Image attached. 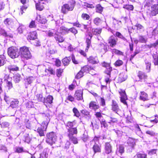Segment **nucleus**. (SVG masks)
I'll use <instances>...</instances> for the list:
<instances>
[{
  "label": "nucleus",
  "mask_w": 158,
  "mask_h": 158,
  "mask_svg": "<svg viewBox=\"0 0 158 158\" xmlns=\"http://www.w3.org/2000/svg\"><path fill=\"white\" fill-rule=\"evenodd\" d=\"M58 31L54 29H52L49 30L47 32V34L49 36H54L56 35V33Z\"/></svg>",
  "instance_id": "nucleus-29"
},
{
  "label": "nucleus",
  "mask_w": 158,
  "mask_h": 158,
  "mask_svg": "<svg viewBox=\"0 0 158 158\" xmlns=\"http://www.w3.org/2000/svg\"><path fill=\"white\" fill-rule=\"evenodd\" d=\"M118 37L123 40L124 41H126L127 39L118 32H116L115 34Z\"/></svg>",
  "instance_id": "nucleus-48"
},
{
  "label": "nucleus",
  "mask_w": 158,
  "mask_h": 158,
  "mask_svg": "<svg viewBox=\"0 0 158 158\" xmlns=\"http://www.w3.org/2000/svg\"><path fill=\"white\" fill-rule=\"evenodd\" d=\"M88 62L92 64H95L98 63V61L97 57L90 56L87 59Z\"/></svg>",
  "instance_id": "nucleus-14"
},
{
  "label": "nucleus",
  "mask_w": 158,
  "mask_h": 158,
  "mask_svg": "<svg viewBox=\"0 0 158 158\" xmlns=\"http://www.w3.org/2000/svg\"><path fill=\"white\" fill-rule=\"evenodd\" d=\"M86 68V67H85L83 69H82L77 74L76 76V78L77 79H79L82 77V76H83L84 69Z\"/></svg>",
  "instance_id": "nucleus-28"
},
{
  "label": "nucleus",
  "mask_w": 158,
  "mask_h": 158,
  "mask_svg": "<svg viewBox=\"0 0 158 158\" xmlns=\"http://www.w3.org/2000/svg\"><path fill=\"white\" fill-rule=\"evenodd\" d=\"M69 139L74 144L78 143V141L77 138L74 135L69 136Z\"/></svg>",
  "instance_id": "nucleus-30"
},
{
  "label": "nucleus",
  "mask_w": 158,
  "mask_h": 158,
  "mask_svg": "<svg viewBox=\"0 0 158 158\" xmlns=\"http://www.w3.org/2000/svg\"><path fill=\"white\" fill-rule=\"evenodd\" d=\"M110 73L111 72H110V74L106 73L107 75L106 76L105 80L106 83H108L110 82Z\"/></svg>",
  "instance_id": "nucleus-58"
},
{
  "label": "nucleus",
  "mask_w": 158,
  "mask_h": 158,
  "mask_svg": "<svg viewBox=\"0 0 158 158\" xmlns=\"http://www.w3.org/2000/svg\"><path fill=\"white\" fill-rule=\"evenodd\" d=\"M63 72V70L61 69H57L56 70V75L60 77L61 75V73Z\"/></svg>",
  "instance_id": "nucleus-53"
},
{
  "label": "nucleus",
  "mask_w": 158,
  "mask_h": 158,
  "mask_svg": "<svg viewBox=\"0 0 158 158\" xmlns=\"http://www.w3.org/2000/svg\"><path fill=\"white\" fill-rule=\"evenodd\" d=\"M7 53L8 56L13 59L18 57L19 55V52L18 49L14 47H10L8 49Z\"/></svg>",
  "instance_id": "nucleus-3"
},
{
  "label": "nucleus",
  "mask_w": 158,
  "mask_h": 158,
  "mask_svg": "<svg viewBox=\"0 0 158 158\" xmlns=\"http://www.w3.org/2000/svg\"><path fill=\"white\" fill-rule=\"evenodd\" d=\"M76 123L75 121L73 122H68L66 124V126L69 128H73L72 127L75 126Z\"/></svg>",
  "instance_id": "nucleus-38"
},
{
  "label": "nucleus",
  "mask_w": 158,
  "mask_h": 158,
  "mask_svg": "<svg viewBox=\"0 0 158 158\" xmlns=\"http://www.w3.org/2000/svg\"><path fill=\"white\" fill-rule=\"evenodd\" d=\"M60 30L62 31L64 33H68L69 31V29L64 27H60Z\"/></svg>",
  "instance_id": "nucleus-54"
},
{
  "label": "nucleus",
  "mask_w": 158,
  "mask_h": 158,
  "mask_svg": "<svg viewBox=\"0 0 158 158\" xmlns=\"http://www.w3.org/2000/svg\"><path fill=\"white\" fill-rule=\"evenodd\" d=\"M102 66L106 68V69L105 71L106 73L110 74V72H111L112 70V68L110 67V64L103 62L102 63Z\"/></svg>",
  "instance_id": "nucleus-8"
},
{
  "label": "nucleus",
  "mask_w": 158,
  "mask_h": 158,
  "mask_svg": "<svg viewBox=\"0 0 158 158\" xmlns=\"http://www.w3.org/2000/svg\"><path fill=\"white\" fill-rule=\"evenodd\" d=\"M35 79V77H27L25 80V85H26L30 84Z\"/></svg>",
  "instance_id": "nucleus-23"
},
{
  "label": "nucleus",
  "mask_w": 158,
  "mask_h": 158,
  "mask_svg": "<svg viewBox=\"0 0 158 158\" xmlns=\"http://www.w3.org/2000/svg\"><path fill=\"white\" fill-rule=\"evenodd\" d=\"M135 26L137 27V30H144V27L140 24H136Z\"/></svg>",
  "instance_id": "nucleus-64"
},
{
  "label": "nucleus",
  "mask_w": 158,
  "mask_h": 158,
  "mask_svg": "<svg viewBox=\"0 0 158 158\" xmlns=\"http://www.w3.org/2000/svg\"><path fill=\"white\" fill-rule=\"evenodd\" d=\"M81 113L86 116L88 118H89L90 117V116L89 114V112L86 110H83L81 111Z\"/></svg>",
  "instance_id": "nucleus-42"
},
{
  "label": "nucleus",
  "mask_w": 158,
  "mask_h": 158,
  "mask_svg": "<svg viewBox=\"0 0 158 158\" xmlns=\"http://www.w3.org/2000/svg\"><path fill=\"white\" fill-rule=\"evenodd\" d=\"M103 7L100 4H98L96 6V10L97 12L101 13L103 10Z\"/></svg>",
  "instance_id": "nucleus-44"
},
{
  "label": "nucleus",
  "mask_w": 158,
  "mask_h": 158,
  "mask_svg": "<svg viewBox=\"0 0 158 158\" xmlns=\"http://www.w3.org/2000/svg\"><path fill=\"white\" fill-rule=\"evenodd\" d=\"M68 136H74L77 133V129L76 127L71 128L68 129Z\"/></svg>",
  "instance_id": "nucleus-12"
},
{
  "label": "nucleus",
  "mask_w": 158,
  "mask_h": 158,
  "mask_svg": "<svg viewBox=\"0 0 158 158\" xmlns=\"http://www.w3.org/2000/svg\"><path fill=\"white\" fill-rule=\"evenodd\" d=\"M37 38V33L35 31L31 33L28 36V38L30 40H34Z\"/></svg>",
  "instance_id": "nucleus-22"
},
{
  "label": "nucleus",
  "mask_w": 158,
  "mask_h": 158,
  "mask_svg": "<svg viewBox=\"0 0 158 158\" xmlns=\"http://www.w3.org/2000/svg\"><path fill=\"white\" fill-rule=\"evenodd\" d=\"M43 3H44V2L41 3L39 2L36 3L35 5L36 9L40 11L42 10L44 8V6L43 5Z\"/></svg>",
  "instance_id": "nucleus-33"
},
{
  "label": "nucleus",
  "mask_w": 158,
  "mask_h": 158,
  "mask_svg": "<svg viewBox=\"0 0 158 158\" xmlns=\"http://www.w3.org/2000/svg\"><path fill=\"white\" fill-rule=\"evenodd\" d=\"M75 2L73 0H69L67 3L64 4L61 7V11L63 14H66L68 11H72L74 9Z\"/></svg>",
  "instance_id": "nucleus-1"
},
{
  "label": "nucleus",
  "mask_w": 158,
  "mask_h": 158,
  "mask_svg": "<svg viewBox=\"0 0 158 158\" xmlns=\"http://www.w3.org/2000/svg\"><path fill=\"white\" fill-rule=\"evenodd\" d=\"M49 121V120L47 121H44L42 123L41 126L37 128V132L40 136H44V134L46 132Z\"/></svg>",
  "instance_id": "nucleus-4"
},
{
  "label": "nucleus",
  "mask_w": 158,
  "mask_h": 158,
  "mask_svg": "<svg viewBox=\"0 0 158 158\" xmlns=\"http://www.w3.org/2000/svg\"><path fill=\"white\" fill-rule=\"evenodd\" d=\"M14 81L16 83H19L20 81V75L19 74H16L14 77Z\"/></svg>",
  "instance_id": "nucleus-39"
},
{
  "label": "nucleus",
  "mask_w": 158,
  "mask_h": 158,
  "mask_svg": "<svg viewBox=\"0 0 158 158\" xmlns=\"http://www.w3.org/2000/svg\"><path fill=\"white\" fill-rule=\"evenodd\" d=\"M19 102L17 100L13 99L10 103V106L12 108H16L18 106Z\"/></svg>",
  "instance_id": "nucleus-20"
},
{
  "label": "nucleus",
  "mask_w": 158,
  "mask_h": 158,
  "mask_svg": "<svg viewBox=\"0 0 158 158\" xmlns=\"http://www.w3.org/2000/svg\"><path fill=\"white\" fill-rule=\"evenodd\" d=\"M112 151V146L109 143H106L105 145V152L106 154L110 153Z\"/></svg>",
  "instance_id": "nucleus-9"
},
{
  "label": "nucleus",
  "mask_w": 158,
  "mask_h": 158,
  "mask_svg": "<svg viewBox=\"0 0 158 158\" xmlns=\"http://www.w3.org/2000/svg\"><path fill=\"white\" fill-rule=\"evenodd\" d=\"M36 20L39 23L41 24H45L47 21V20L45 17H41L40 15H39L37 17Z\"/></svg>",
  "instance_id": "nucleus-17"
},
{
  "label": "nucleus",
  "mask_w": 158,
  "mask_h": 158,
  "mask_svg": "<svg viewBox=\"0 0 158 158\" xmlns=\"http://www.w3.org/2000/svg\"><path fill=\"white\" fill-rule=\"evenodd\" d=\"M126 98L127 97L126 96H125L124 97L122 96L121 97V102L125 105H127V103L126 101Z\"/></svg>",
  "instance_id": "nucleus-63"
},
{
  "label": "nucleus",
  "mask_w": 158,
  "mask_h": 158,
  "mask_svg": "<svg viewBox=\"0 0 158 158\" xmlns=\"http://www.w3.org/2000/svg\"><path fill=\"white\" fill-rule=\"evenodd\" d=\"M123 7L128 10H132L133 9V6L132 5H124Z\"/></svg>",
  "instance_id": "nucleus-47"
},
{
  "label": "nucleus",
  "mask_w": 158,
  "mask_h": 158,
  "mask_svg": "<svg viewBox=\"0 0 158 158\" xmlns=\"http://www.w3.org/2000/svg\"><path fill=\"white\" fill-rule=\"evenodd\" d=\"M35 22L34 21H31L30 23L29 27L30 28H35L36 27Z\"/></svg>",
  "instance_id": "nucleus-61"
},
{
  "label": "nucleus",
  "mask_w": 158,
  "mask_h": 158,
  "mask_svg": "<svg viewBox=\"0 0 158 158\" xmlns=\"http://www.w3.org/2000/svg\"><path fill=\"white\" fill-rule=\"evenodd\" d=\"M139 99L143 101L147 100H148V95L144 92H141L140 94Z\"/></svg>",
  "instance_id": "nucleus-18"
},
{
  "label": "nucleus",
  "mask_w": 158,
  "mask_h": 158,
  "mask_svg": "<svg viewBox=\"0 0 158 158\" xmlns=\"http://www.w3.org/2000/svg\"><path fill=\"white\" fill-rule=\"evenodd\" d=\"M100 123L102 126H103L105 128L108 127V125L104 119H102V120L100 121Z\"/></svg>",
  "instance_id": "nucleus-56"
},
{
  "label": "nucleus",
  "mask_w": 158,
  "mask_h": 158,
  "mask_svg": "<svg viewBox=\"0 0 158 158\" xmlns=\"http://www.w3.org/2000/svg\"><path fill=\"white\" fill-rule=\"evenodd\" d=\"M70 61V58L69 57H66L62 60V62L64 65H68Z\"/></svg>",
  "instance_id": "nucleus-40"
},
{
  "label": "nucleus",
  "mask_w": 158,
  "mask_h": 158,
  "mask_svg": "<svg viewBox=\"0 0 158 158\" xmlns=\"http://www.w3.org/2000/svg\"><path fill=\"white\" fill-rule=\"evenodd\" d=\"M138 158H146V155L143 153H139L137 154Z\"/></svg>",
  "instance_id": "nucleus-60"
},
{
  "label": "nucleus",
  "mask_w": 158,
  "mask_h": 158,
  "mask_svg": "<svg viewBox=\"0 0 158 158\" xmlns=\"http://www.w3.org/2000/svg\"><path fill=\"white\" fill-rule=\"evenodd\" d=\"M123 64V62L122 60H117L115 63V65L116 66H120Z\"/></svg>",
  "instance_id": "nucleus-62"
},
{
  "label": "nucleus",
  "mask_w": 158,
  "mask_h": 158,
  "mask_svg": "<svg viewBox=\"0 0 158 158\" xmlns=\"http://www.w3.org/2000/svg\"><path fill=\"white\" fill-rule=\"evenodd\" d=\"M150 14L152 16H156L158 14V5H154L151 6Z\"/></svg>",
  "instance_id": "nucleus-6"
},
{
  "label": "nucleus",
  "mask_w": 158,
  "mask_h": 158,
  "mask_svg": "<svg viewBox=\"0 0 158 158\" xmlns=\"http://www.w3.org/2000/svg\"><path fill=\"white\" fill-rule=\"evenodd\" d=\"M153 3V0H145L144 2V5L145 7H149Z\"/></svg>",
  "instance_id": "nucleus-35"
},
{
  "label": "nucleus",
  "mask_w": 158,
  "mask_h": 158,
  "mask_svg": "<svg viewBox=\"0 0 158 158\" xmlns=\"http://www.w3.org/2000/svg\"><path fill=\"white\" fill-rule=\"evenodd\" d=\"M36 97L39 102H42L44 103L45 98H44L42 94H38L36 95Z\"/></svg>",
  "instance_id": "nucleus-37"
},
{
  "label": "nucleus",
  "mask_w": 158,
  "mask_h": 158,
  "mask_svg": "<svg viewBox=\"0 0 158 158\" xmlns=\"http://www.w3.org/2000/svg\"><path fill=\"white\" fill-rule=\"evenodd\" d=\"M138 76L140 80L143 78H147V76L145 74L141 71H139V72Z\"/></svg>",
  "instance_id": "nucleus-34"
},
{
  "label": "nucleus",
  "mask_w": 158,
  "mask_h": 158,
  "mask_svg": "<svg viewBox=\"0 0 158 158\" xmlns=\"http://www.w3.org/2000/svg\"><path fill=\"white\" fill-rule=\"evenodd\" d=\"M83 91L81 90H78L76 91L74 95L75 98L78 100H81L83 99Z\"/></svg>",
  "instance_id": "nucleus-7"
},
{
  "label": "nucleus",
  "mask_w": 158,
  "mask_h": 158,
  "mask_svg": "<svg viewBox=\"0 0 158 158\" xmlns=\"http://www.w3.org/2000/svg\"><path fill=\"white\" fill-rule=\"evenodd\" d=\"M92 32L94 35H98L100 34L102 31V29L100 28H97L96 29H92Z\"/></svg>",
  "instance_id": "nucleus-32"
},
{
  "label": "nucleus",
  "mask_w": 158,
  "mask_h": 158,
  "mask_svg": "<svg viewBox=\"0 0 158 158\" xmlns=\"http://www.w3.org/2000/svg\"><path fill=\"white\" fill-rule=\"evenodd\" d=\"M56 139V135L53 132H51L47 134L46 142L51 145L55 143Z\"/></svg>",
  "instance_id": "nucleus-5"
},
{
  "label": "nucleus",
  "mask_w": 158,
  "mask_h": 158,
  "mask_svg": "<svg viewBox=\"0 0 158 158\" xmlns=\"http://www.w3.org/2000/svg\"><path fill=\"white\" fill-rule=\"evenodd\" d=\"M12 21L10 19L7 18L5 19L4 23L6 25H10L11 24Z\"/></svg>",
  "instance_id": "nucleus-51"
},
{
  "label": "nucleus",
  "mask_w": 158,
  "mask_h": 158,
  "mask_svg": "<svg viewBox=\"0 0 158 158\" xmlns=\"http://www.w3.org/2000/svg\"><path fill=\"white\" fill-rule=\"evenodd\" d=\"M8 69L10 72L12 73L13 72L17 71L19 70V68L18 67L15 65H11L8 67Z\"/></svg>",
  "instance_id": "nucleus-24"
},
{
  "label": "nucleus",
  "mask_w": 158,
  "mask_h": 158,
  "mask_svg": "<svg viewBox=\"0 0 158 158\" xmlns=\"http://www.w3.org/2000/svg\"><path fill=\"white\" fill-rule=\"evenodd\" d=\"M112 110L116 113L119 110L118 106L116 102L114 101H112V103L111 105Z\"/></svg>",
  "instance_id": "nucleus-11"
},
{
  "label": "nucleus",
  "mask_w": 158,
  "mask_h": 158,
  "mask_svg": "<svg viewBox=\"0 0 158 158\" xmlns=\"http://www.w3.org/2000/svg\"><path fill=\"white\" fill-rule=\"evenodd\" d=\"M82 18L84 20H89L90 18V16L86 14H82L81 16Z\"/></svg>",
  "instance_id": "nucleus-49"
},
{
  "label": "nucleus",
  "mask_w": 158,
  "mask_h": 158,
  "mask_svg": "<svg viewBox=\"0 0 158 158\" xmlns=\"http://www.w3.org/2000/svg\"><path fill=\"white\" fill-rule=\"evenodd\" d=\"M16 150L15 152L19 153L24 152L23 148L22 147H17L16 148Z\"/></svg>",
  "instance_id": "nucleus-57"
},
{
  "label": "nucleus",
  "mask_w": 158,
  "mask_h": 158,
  "mask_svg": "<svg viewBox=\"0 0 158 158\" xmlns=\"http://www.w3.org/2000/svg\"><path fill=\"white\" fill-rule=\"evenodd\" d=\"M128 145L133 148L135 144V143L134 139L132 138L129 139L127 142Z\"/></svg>",
  "instance_id": "nucleus-31"
},
{
  "label": "nucleus",
  "mask_w": 158,
  "mask_h": 158,
  "mask_svg": "<svg viewBox=\"0 0 158 158\" xmlns=\"http://www.w3.org/2000/svg\"><path fill=\"white\" fill-rule=\"evenodd\" d=\"M4 100L7 103H9L13 99L11 98L9 96L5 94L4 96Z\"/></svg>",
  "instance_id": "nucleus-46"
},
{
  "label": "nucleus",
  "mask_w": 158,
  "mask_h": 158,
  "mask_svg": "<svg viewBox=\"0 0 158 158\" xmlns=\"http://www.w3.org/2000/svg\"><path fill=\"white\" fill-rule=\"evenodd\" d=\"M53 98L52 96L49 95L46 98H44V105L47 106V104H51L52 102Z\"/></svg>",
  "instance_id": "nucleus-15"
},
{
  "label": "nucleus",
  "mask_w": 158,
  "mask_h": 158,
  "mask_svg": "<svg viewBox=\"0 0 158 158\" xmlns=\"http://www.w3.org/2000/svg\"><path fill=\"white\" fill-rule=\"evenodd\" d=\"M118 152H119V153L121 154H122L124 152V148L123 146L122 145H120L119 146V147L118 148Z\"/></svg>",
  "instance_id": "nucleus-59"
},
{
  "label": "nucleus",
  "mask_w": 158,
  "mask_h": 158,
  "mask_svg": "<svg viewBox=\"0 0 158 158\" xmlns=\"http://www.w3.org/2000/svg\"><path fill=\"white\" fill-rule=\"evenodd\" d=\"M93 149L94 153L97 152H101V146H99L96 143H95L93 146Z\"/></svg>",
  "instance_id": "nucleus-21"
},
{
  "label": "nucleus",
  "mask_w": 158,
  "mask_h": 158,
  "mask_svg": "<svg viewBox=\"0 0 158 158\" xmlns=\"http://www.w3.org/2000/svg\"><path fill=\"white\" fill-rule=\"evenodd\" d=\"M101 19L99 18H95L93 21L94 24L97 26L99 25L101 23Z\"/></svg>",
  "instance_id": "nucleus-43"
},
{
  "label": "nucleus",
  "mask_w": 158,
  "mask_h": 158,
  "mask_svg": "<svg viewBox=\"0 0 158 158\" xmlns=\"http://www.w3.org/2000/svg\"><path fill=\"white\" fill-rule=\"evenodd\" d=\"M89 108L94 111L99 109V106L97 102L94 101H91L89 104Z\"/></svg>",
  "instance_id": "nucleus-10"
},
{
  "label": "nucleus",
  "mask_w": 158,
  "mask_h": 158,
  "mask_svg": "<svg viewBox=\"0 0 158 158\" xmlns=\"http://www.w3.org/2000/svg\"><path fill=\"white\" fill-rule=\"evenodd\" d=\"M73 111L74 114V115L77 117H79L80 116V114L79 111L77 109L74 107L73 109Z\"/></svg>",
  "instance_id": "nucleus-50"
},
{
  "label": "nucleus",
  "mask_w": 158,
  "mask_h": 158,
  "mask_svg": "<svg viewBox=\"0 0 158 158\" xmlns=\"http://www.w3.org/2000/svg\"><path fill=\"white\" fill-rule=\"evenodd\" d=\"M116 43L117 40L114 37L111 36L109 38L108 40V43L110 44V46L112 47H114L116 45Z\"/></svg>",
  "instance_id": "nucleus-16"
},
{
  "label": "nucleus",
  "mask_w": 158,
  "mask_h": 158,
  "mask_svg": "<svg viewBox=\"0 0 158 158\" xmlns=\"http://www.w3.org/2000/svg\"><path fill=\"white\" fill-rule=\"evenodd\" d=\"M148 39L145 36H139V41L142 43H146Z\"/></svg>",
  "instance_id": "nucleus-36"
},
{
  "label": "nucleus",
  "mask_w": 158,
  "mask_h": 158,
  "mask_svg": "<svg viewBox=\"0 0 158 158\" xmlns=\"http://www.w3.org/2000/svg\"><path fill=\"white\" fill-rule=\"evenodd\" d=\"M153 62L155 65H157L158 68V56L156 55H154L153 56Z\"/></svg>",
  "instance_id": "nucleus-41"
},
{
  "label": "nucleus",
  "mask_w": 158,
  "mask_h": 158,
  "mask_svg": "<svg viewBox=\"0 0 158 158\" xmlns=\"http://www.w3.org/2000/svg\"><path fill=\"white\" fill-rule=\"evenodd\" d=\"M89 37L86 38V43L87 44V46L86 48L85 49V51L87 52L88 49L89 47L91 45V40L92 37V35L91 34H89L88 35Z\"/></svg>",
  "instance_id": "nucleus-13"
},
{
  "label": "nucleus",
  "mask_w": 158,
  "mask_h": 158,
  "mask_svg": "<svg viewBox=\"0 0 158 158\" xmlns=\"http://www.w3.org/2000/svg\"><path fill=\"white\" fill-rule=\"evenodd\" d=\"M111 52L113 54H115L118 55H123V52L115 49H111Z\"/></svg>",
  "instance_id": "nucleus-26"
},
{
  "label": "nucleus",
  "mask_w": 158,
  "mask_h": 158,
  "mask_svg": "<svg viewBox=\"0 0 158 158\" xmlns=\"http://www.w3.org/2000/svg\"><path fill=\"white\" fill-rule=\"evenodd\" d=\"M56 35L55 36V38L56 41L59 42H62L64 41V39L60 35L59 32L56 33Z\"/></svg>",
  "instance_id": "nucleus-19"
},
{
  "label": "nucleus",
  "mask_w": 158,
  "mask_h": 158,
  "mask_svg": "<svg viewBox=\"0 0 158 158\" xmlns=\"http://www.w3.org/2000/svg\"><path fill=\"white\" fill-rule=\"evenodd\" d=\"M46 73L45 75L49 76L50 74H54L55 72L51 68H49L48 69H46L45 70Z\"/></svg>",
  "instance_id": "nucleus-25"
},
{
  "label": "nucleus",
  "mask_w": 158,
  "mask_h": 158,
  "mask_svg": "<svg viewBox=\"0 0 158 158\" xmlns=\"http://www.w3.org/2000/svg\"><path fill=\"white\" fill-rule=\"evenodd\" d=\"M6 59L3 55H0V67L4 65L6 63Z\"/></svg>",
  "instance_id": "nucleus-27"
},
{
  "label": "nucleus",
  "mask_w": 158,
  "mask_h": 158,
  "mask_svg": "<svg viewBox=\"0 0 158 158\" xmlns=\"http://www.w3.org/2000/svg\"><path fill=\"white\" fill-rule=\"evenodd\" d=\"M48 156V154L44 150L43 152L40 154V158H47Z\"/></svg>",
  "instance_id": "nucleus-52"
},
{
  "label": "nucleus",
  "mask_w": 158,
  "mask_h": 158,
  "mask_svg": "<svg viewBox=\"0 0 158 158\" xmlns=\"http://www.w3.org/2000/svg\"><path fill=\"white\" fill-rule=\"evenodd\" d=\"M145 64L146 65V70L147 72H149L150 71L151 66V63L148 61H146Z\"/></svg>",
  "instance_id": "nucleus-45"
},
{
  "label": "nucleus",
  "mask_w": 158,
  "mask_h": 158,
  "mask_svg": "<svg viewBox=\"0 0 158 158\" xmlns=\"http://www.w3.org/2000/svg\"><path fill=\"white\" fill-rule=\"evenodd\" d=\"M24 28V26L23 25H21L17 29V31L20 34L22 33L23 32V30Z\"/></svg>",
  "instance_id": "nucleus-55"
},
{
  "label": "nucleus",
  "mask_w": 158,
  "mask_h": 158,
  "mask_svg": "<svg viewBox=\"0 0 158 158\" xmlns=\"http://www.w3.org/2000/svg\"><path fill=\"white\" fill-rule=\"evenodd\" d=\"M19 52L21 57L26 59L31 58V56L28 47L26 46L21 47L19 49Z\"/></svg>",
  "instance_id": "nucleus-2"
}]
</instances>
